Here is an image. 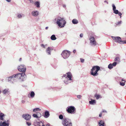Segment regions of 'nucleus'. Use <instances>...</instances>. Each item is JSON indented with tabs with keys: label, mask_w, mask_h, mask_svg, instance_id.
I'll list each match as a JSON object with an SVG mask.
<instances>
[{
	"label": "nucleus",
	"mask_w": 126,
	"mask_h": 126,
	"mask_svg": "<svg viewBox=\"0 0 126 126\" xmlns=\"http://www.w3.org/2000/svg\"><path fill=\"white\" fill-rule=\"evenodd\" d=\"M16 77L17 78L20 79L21 81H22L26 78V76L24 73H18L16 75L14 74L12 76L8 78L9 81H10L11 79H13V78Z\"/></svg>",
	"instance_id": "obj_1"
},
{
	"label": "nucleus",
	"mask_w": 126,
	"mask_h": 126,
	"mask_svg": "<svg viewBox=\"0 0 126 126\" xmlns=\"http://www.w3.org/2000/svg\"><path fill=\"white\" fill-rule=\"evenodd\" d=\"M72 74L70 72L67 73L65 74L64 75L63 78L64 79V83L66 84L70 83L71 80H72Z\"/></svg>",
	"instance_id": "obj_2"
},
{
	"label": "nucleus",
	"mask_w": 126,
	"mask_h": 126,
	"mask_svg": "<svg viewBox=\"0 0 126 126\" xmlns=\"http://www.w3.org/2000/svg\"><path fill=\"white\" fill-rule=\"evenodd\" d=\"M100 69V67L98 66H94L91 70V74L94 76H97L98 74L97 72Z\"/></svg>",
	"instance_id": "obj_3"
},
{
	"label": "nucleus",
	"mask_w": 126,
	"mask_h": 126,
	"mask_svg": "<svg viewBox=\"0 0 126 126\" xmlns=\"http://www.w3.org/2000/svg\"><path fill=\"white\" fill-rule=\"evenodd\" d=\"M57 22L60 27L62 28L64 26L66 22L64 18H60L58 19Z\"/></svg>",
	"instance_id": "obj_4"
},
{
	"label": "nucleus",
	"mask_w": 126,
	"mask_h": 126,
	"mask_svg": "<svg viewBox=\"0 0 126 126\" xmlns=\"http://www.w3.org/2000/svg\"><path fill=\"white\" fill-rule=\"evenodd\" d=\"M62 124L64 126H72L70 120L66 118H64L63 120Z\"/></svg>",
	"instance_id": "obj_5"
},
{
	"label": "nucleus",
	"mask_w": 126,
	"mask_h": 126,
	"mask_svg": "<svg viewBox=\"0 0 126 126\" xmlns=\"http://www.w3.org/2000/svg\"><path fill=\"white\" fill-rule=\"evenodd\" d=\"M70 54V52L67 50H64L62 52L61 55L64 59L68 58Z\"/></svg>",
	"instance_id": "obj_6"
},
{
	"label": "nucleus",
	"mask_w": 126,
	"mask_h": 126,
	"mask_svg": "<svg viewBox=\"0 0 126 126\" xmlns=\"http://www.w3.org/2000/svg\"><path fill=\"white\" fill-rule=\"evenodd\" d=\"M75 108L72 106H70L67 108L66 110L67 112L71 114L74 113L75 111Z\"/></svg>",
	"instance_id": "obj_7"
},
{
	"label": "nucleus",
	"mask_w": 126,
	"mask_h": 126,
	"mask_svg": "<svg viewBox=\"0 0 126 126\" xmlns=\"http://www.w3.org/2000/svg\"><path fill=\"white\" fill-rule=\"evenodd\" d=\"M111 38L112 39L115 41L118 42L120 44H121V43H122L121 38L119 37H113V36H111Z\"/></svg>",
	"instance_id": "obj_8"
},
{
	"label": "nucleus",
	"mask_w": 126,
	"mask_h": 126,
	"mask_svg": "<svg viewBox=\"0 0 126 126\" xmlns=\"http://www.w3.org/2000/svg\"><path fill=\"white\" fill-rule=\"evenodd\" d=\"M22 117L26 121H29L31 119L30 115L28 114H24L22 115Z\"/></svg>",
	"instance_id": "obj_9"
},
{
	"label": "nucleus",
	"mask_w": 126,
	"mask_h": 126,
	"mask_svg": "<svg viewBox=\"0 0 126 126\" xmlns=\"http://www.w3.org/2000/svg\"><path fill=\"white\" fill-rule=\"evenodd\" d=\"M90 43L91 45L94 46L96 44V42L94 37L93 36H91L90 38Z\"/></svg>",
	"instance_id": "obj_10"
},
{
	"label": "nucleus",
	"mask_w": 126,
	"mask_h": 126,
	"mask_svg": "<svg viewBox=\"0 0 126 126\" xmlns=\"http://www.w3.org/2000/svg\"><path fill=\"white\" fill-rule=\"evenodd\" d=\"M18 70L20 71L25 72L26 68L25 66L22 65L18 66Z\"/></svg>",
	"instance_id": "obj_11"
},
{
	"label": "nucleus",
	"mask_w": 126,
	"mask_h": 126,
	"mask_svg": "<svg viewBox=\"0 0 126 126\" xmlns=\"http://www.w3.org/2000/svg\"><path fill=\"white\" fill-rule=\"evenodd\" d=\"M117 64V63L116 62H114L112 63V64L111 63L110 64L108 65V67L110 69H111L113 68V66H115Z\"/></svg>",
	"instance_id": "obj_12"
},
{
	"label": "nucleus",
	"mask_w": 126,
	"mask_h": 126,
	"mask_svg": "<svg viewBox=\"0 0 126 126\" xmlns=\"http://www.w3.org/2000/svg\"><path fill=\"white\" fill-rule=\"evenodd\" d=\"M32 16H36L38 15V12L37 11H33L32 12Z\"/></svg>",
	"instance_id": "obj_13"
},
{
	"label": "nucleus",
	"mask_w": 126,
	"mask_h": 126,
	"mask_svg": "<svg viewBox=\"0 0 126 126\" xmlns=\"http://www.w3.org/2000/svg\"><path fill=\"white\" fill-rule=\"evenodd\" d=\"M0 126H9V124L7 123H6L5 122H3L2 123H0Z\"/></svg>",
	"instance_id": "obj_14"
},
{
	"label": "nucleus",
	"mask_w": 126,
	"mask_h": 126,
	"mask_svg": "<svg viewBox=\"0 0 126 126\" xmlns=\"http://www.w3.org/2000/svg\"><path fill=\"white\" fill-rule=\"evenodd\" d=\"M51 50L50 47H48L46 50V52L48 53V55H50L51 53Z\"/></svg>",
	"instance_id": "obj_15"
},
{
	"label": "nucleus",
	"mask_w": 126,
	"mask_h": 126,
	"mask_svg": "<svg viewBox=\"0 0 126 126\" xmlns=\"http://www.w3.org/2000/svg\"><path fill=\"white\" fill-rule=\"evenodd\" d=\"M34 5L36 6L37 8L40 7V2L38 1L34 2Z\"/></svg>",
	"instance_id": "obj_16"
},
{
	"label": "nucleus",
	"mask_w": 126,
	"mask_h": 126,
	"mask_svg": "<svg viewBox=\"0 0 126 126\" xmlns=\"http://www.w3.org/2000/svg\"><path fill=\"white\" fill-rule=\"evenodd\" d=\"M49 116V114L48 111H46L45 112L44 117L46 118L48 117Z\"/></svg>",
	"instance_id": "obj_17"
},
{
	"label": "nucleus",
	"mask_w": 126,
	"mask_h": 126,
	"mask_svg": "<svg viewBox=\"0 0 126 126\" xmlns=\"http://www.w3.org/2000/svg\"><path fill=\"white\" fill-rule=\"evenodd\" d=\"M37 114H34L33 115V116L34 117L38 118V116H41V114L39 112H37Z\"/></svg>",
	"instance_id": "obj_18"
},
{
	"label": "nucleus",
	"mask_w": 126,
	"mask_h": 126,
	"mask_svg": "<svg viewBox=\"0 0 126 126\" xmlns=\"http://www.w3.org/2000/svg\"><path fill=\"white\" fill-rule=\"evenodd\" d=\"M89 102L90 104L94 105L96 103V102L95 100L94 99H91V101H89Z\"/></svg>",
	"instance_id": "obj_19"
},
{
	"label": "nucleus",
	"mask_w": 126,
	"mask_h": 126,
	"mask_svg": "<svg viewBox=\"0 0 126 126\" xmlns=\"http://www.w3.org/2000/svg\"><path fill=\"white\" fill-rule=\"evenodd\" d=\"M78 21L76 19H73L72 20V23L74 24H76L78 23Z\"/></svg>",
	"instance_id": "obj_20"
},
{
	"label": "nucleus",
	"mask_w": 126,
	"mask_h": 126,
	"mask_svg": "<svg viewBox=\"0 0 126 126\" xmlns=\"http://www.w3.org/2000/svg\"><path fill=\"white\" fill-rule=\"evenodd\" d=\"M9 92L8 91V89H5L2 92L3 93L5 94H7Z\"/></svg>",
	"instance_id": "obj_21"
},
{
	"label": "nucleus",
	"mask_w": 126,
	"mask_h": 126,
	"mask_svg": "<svg viewBox=\"0 0 126 126\" xmlns=\"http://www.w3.org/2000/svg\"><path fill=\"white\" fill-rule=\"evenodd\" d=\"M99 126H104V123L103 121H101L99 123Z\"/></svg>",
	"instance_id": "obj_22"
},
{
	"label": "nucleus",
	"mask_w": 126,
	"mask_h": 126,
	"mask_svg": "<svg viewBox=\"0 0 126 126\" xmlns=\"http://www.w3.org/2000/svg\"><path fill=\"white\" fill-rule=\"evenodd\" d=\"M121 81L122 82H120V85L122 86H124L125 85V81L122 79H121Z\"/></svg>",
	"instance_id": "obj_23"
},
{
	"label": "nucleus",
	"mask_w": 126,
	"mask_h": 126,
	"mask_svg": "<svg viewBox=\"0 0 126 126\" xmlns=\"http://www.w3.org/2000/svg\"><path fill=\"white\" fill-rule=\"evenodd\" d=\"M35 95L34 93L33 92H32L30 94L28 95V97H29V96L30 95L32 97H33Z\"/></svg>",
	"instance_id": "obj_24"
},
{
	"label": "nucleus",
	"mask_w": 126,
	"mask_h": 126,
	"mask_svg": "<svg viewBox=\"0 0 126 126\" xmlns=\"http://www.w3.org/2000/svg\"><path fill=\"white\" fill-rule=\"evenodd\" d=\"M51 39L52 40H55L56 39V38L55 37L54 35H52L51 37Z\"/></svg>",
	"instance_id": "obj_25"
},
{
	"label": "nucleus",
	"mask_w": 126,
	"mask_h": 126,
	"mask_svg": "<svg viewBox=\"0 0 126 126\" xmlns=\"http://www.w3.org/2000/svg\"><path fill=\"white\" fill-rule=\"evenodd\" d=\"M40 110L41 109H40L39 108L34 109H33V111L34 112H35L38 111H40Z\"/></svg>",
	"instance_id": "obj_26"
},
{
	"label": "nucleus",
	"mask_w": 126,
	"mask_h": 126,
	"mask_svg": "<svg viewBox=\"0 0 126 126\" xmlns=\"http://www.w3.org/2000/svg\"><path fill=\"white\" fill-rule=\"evenodd\" d=\"M122 22L121 21H120L117 22L116 24V25H120V24H121Z\"/></svg>",
	"instance_id": "obj_27"
},
{
	"label": "nucleus",
	"mask_w": 126,
	"mask_h": 126,
	"mask_svg": "<svg viewBox=\"0 0 126 126\" xmlns=\"http://www.w3.org/2000/svg\"><path fill=\"white\" fill-rule=\"evenodd\" d=\"M95 96L96 97V99H98L99 98L100 95H99L96 94L95 95Z\"/></svg>",
	"instance_id": "obj_28"
},
{
	"label": "nucleus",
	"mask_w": 126,
	"mask_h": 126,
	"mask_svg": "<svg viewBox=\"0 0 126 126\" xmlns=\"http://www.w3.org/2000/svg\"><path fill=\"white\" fill-rule=\"evenodd\" d=\"M113 11V12L116 14H118V13H119V12L117 10H115Z\"/></svg>",
	"instance_id": "obj_29"
},
{
	"label": "nucleus",
	"mask_w": 126,
	"mask_h": 126,
	"mask_svg": "<svg viewBox=\"0 0 126 126\" xmlns=\"http://www.w3.org/2000/svg\"><path fill=\"white\" fill-rule=\"evenodd\" d=\"M112 7H113V11L116 10V7L114 4H113L112 5Z\"/></svg>",
	"instance_id": "obj_30"
},
{
	"label": "nucleus",
	"mask_w": 126,
	"mask_h": 126,
	"mask_svg": "<svg viewBox=\"0 0 126 126\" xmlns=\"http://www.w3.org/2000/svg\"><path fill=\"white\" fill-rule=\"evenodd\" d=\"M59 118L60 119H63V117L62 115H60L59 116Z\"/></svg>",
	"instance_id": "obj_31"
},
{
	"label": "nucleus",
	"mask_w": 126,
	"mask_h": 126,
	"mask_svg": "<svg viewBox=\"0 0 126 126\" xmlns=\"http://www.w3.org/2000/svg\"><path fill=\"white\" fill-rule=\"evenodd\" d=\"M47 45H44L43 44H41V46L44 48H46V47Z\"/></svg>",
	"instance_id": "obj_32"
},
{
	"label": "nucleus",
	"mask_w": 126,
	"mask_h": 126,
	"mask_svg": "<svg viewBox=\"0 0 126 126\" xmlns=\"http://www.w3.org/2000/svg\"><path fill=\"white\" fill-rule=\"evenodd\" d=\"M26 124L28 126H30L31 125V124L30 122H26Z\"/></svg>",
	"instance_id": "obj_33"
},
{
	"label": "nucleus",
	"mask_w": 126,
	"mask_h": 126,
	"mask_svg": "<svg viewBox=\"0 0 126 126\" xmlns=\"http://www.w3.org/2000/svg\"><path fill=\"white\" fill-rule=\"evenodd\" d=\"M81 96L80 95H79L77 96V97L79 99H81Z\"/></svg>",
	"instance_id": "obj_34"
},
{
	"label": "nucleus",
	"mask_w": 126,
	"mask_h": 126,
	"mask_svg": "<svg viewBox=\"0 0 126 126\" xmlns=\"http://www.w3.org/2000/svg\"><path fill=\"white\" fill-rule=\"evenodd\" d=\"M122 42L121 44H126V40L122 41Z\"/></svg>",
	"instance_id": "obj_35"
},
{
	"label": "nucleus",
	"mask_w": 126,
	"mask_h": 126,
	"mask_svg": "<svg viewBox=\"0 0 126 126\" xmlns=\"http://www.w3.org/2000/svg\"><path fill=\"white\" fill-rule=\"evenodd\" d=\"M30 1V3H34V0H29Z\"/></svg>",
	"instance_id": "obj_36"
},
{
	"label": "nucleus",
	"mask_w": 126,
	"mask_h": 126,
	"mask_svg": "<svg viewBox=\"0 0 126 126\" xmlns=\"http://www.w3.org/2000/svg\"><path fill=\"white\" fill-rule=\"evenodd\" d=\"M17 17L19 18H20L22 17V16L20 14H19L18 15Z\"/></svg>",
	"instance_id": "obj_37"
},
{
	"label": "nucleus",
	"mask_w": 126,
	"mask_h": 126,
	"mask_svg": "<svg viewBox=\"0 0 126 126\" xmlns=\"http://www.w3.org/2000/svg\"><path fill=\"white\" fill-rule=\"evenodd\" d=\"M118 14L120 16V17L121 18V15H122V14L120 12H119V13Z\"/></svg>",
	"instance_id": "obj_38"
},
{
	"label": "nucleus",
	"mask_w": 126,
	"mask_h": 126,
	"mask_svg": "<svg viewBox=\"0 0 126 126\" xmlns=\"http://www.w3.org/2000/svg\"><path fill=\"white\" fill-rule=\"evenodd\" d=\"M80 61H81V62L82 63H83L84 62V60L83 59H82L81 58L80 59Z\"/></svg>",
	"instance_id": "obj_39"
},
{
	"label": "nucleus",
	"mask_w": 126,
	"mask_h": 126,
	"mask_svg": "<svg viewBox=\"0 0 126 126\" xmlns=\"http://www.w3.org/2000/svg\"><path fill=\"white\" fill-rule=\"evenodd\" d=\"M83 36V34L82 33L80 34V37H82Z\"/></svg>",
	"instance_id": "obj_40"
},
{
	"label": "nucleus",
	"mask_w": 126,
	"mask_h": 126,
	"mask_svg": "<svg viewBox=\"0 0 126 126\" xmlns=\"http://www.w3.org/2000/svg\"><path fill=\"white\" fill-rule=\"evenodd\" d=\"M102 112L106 113L107 112L106 111V110H103V111H102Z\"/></svg>",
	"instance_id": "obj_41"
},
{
	"label": "nucleus",
	"mask_w": 126,
	"mask_h": 126,
	"mask_svg": "<svg viewBox=\"0 0 126 126\" xmlns=\"http://www.w3.org/2000/svg\"><path fill=\"white\" fill-rule=\"evenodd\" d=\"M41 123H39V124L37 125L36 126H41Z\"/></svg>",
	"instance_id": "obj_42"
},
{
	"label": "nucleus",
	"mask_w": 126,
	"mask_h": 126,
	"mask_svg": "<svg viewBox=\"0 0 126 126\" xmlns=\"http://www.w3.org/2000/svg\"><path fill=\"white\" fill-rule=\"evenodd\" d=\"M76 51L75 50H74L73 51V52L74 53H76Z\"/></svg>",
	"instance_id": "obj_43"
},
{
	"label": "nucleus",
	"mask_w": 126,
	"mask_h": 126,
	"mask_svg": "<svg viewBox=\"0 0 126 126\" xmlns=\"http://www.w3.org/2000/svg\"><path fill=\"white\" fill-rule=\"evenodd\" d=\"M8 2H10L11 1V0H6Z\"/></svg>",
	"instance_id": "obj_44"
},
{
	"label": "nucleus",
	"mask_w": 126,
	"mask_h": 126,
	"mask_svg": "<svg viewBox=\"0 0 126 126\" xmlns=\"http://www.w3.org/2000/svg\"><path fill=\"white\" fill-rule=\"evenodd\" d=\"M101 116H102V113H101L100 114H99V116L100 117H101Z\"/></svg>",
	"instance_id": "obj_45"
},
{
	"label": "nucleus",
	"mask_w": 126,
	"mask_h": 126,
	"mask_svg": "<svg viewBox=\"0 0 126 126\" xmlns=\"http://www.w3.org/2000/svg\"><path fill=\"white\" fill-rule=\"evenodd\" d=\"M22 103H24L25 102V101L24 100H23L22 101Z\"/></svg>",
	"instance_id": "obj_46"
},
{
	"label": "nucleus",
	"mask_w": 126,
	"mask_h": 126,
	"mask_svg": "<svg viewBox=\"0 0 126 126\" xmlns=\"http://www.w3.org/2000/svg\"><path fill=\"white\" fill-rule=\"evenodd\" d=\"M48 28V27H46V29H47Z\"/></svg>",
	"instance_id": "obj_47"
},
{
	"label": "nucleus",
	"mask_w": 126,
	"mask_h": 126,
	"mask_svg": "<svg viewBox=\"0 0 126 126\" xmlns=\"http://www.w3.org/2000/svg\"><path fill=\"white\" fill-rule=\"evenodd\" d=\"M118 58H117H117H116V60H117V59H118Z\"/></svg>",
	"instance_id": "obj_48"
},
{
	"label": "nucleus",
	"mask_w": 126,
	"mask_h": 126,
	"mask_svg": "<svg viewBox=\"0 0 126 126\" xmlns=\"http://www.w3.org/2000/svg\"><path fill=\"white\" fill-rule=\"evenodd\" d=\"M21 58H20V59H19V61H21Z\"/></svg>",
	"instance_id": "obj_49"
},
{
	"label": "nucleus",
	"mask_w": 126,
	"mask_h": 126,
	"mask_svg": "<svg viewBox=\"0 0 126 126\" xmlns=\"http://www.w3.org/2000/svg\"><path fill=\"white\" fill-rule=\"evenodd\" d=\"M46 126H49V125H47Z\"/></svg>",
	"instance_id": "obj_50"
},
{
	"label": "nucleus",
	"mask_w": 126,
	"mask_h": 126,
	"mask_svg": "<svg viewBox=\"0 0 126 126\" xmlns=\"http://www.w3.org/2000/svg\"><path fill=\"white\" fill-rule=\"evenodd\" d=\"M42 126H45L44 125H43Z\"/></svg>",
	"instance_id": "obj_51"
},
{
	"label": "nucleus",
	"mask_w": 126,
	"mask_h": 126,
	"mask_svg": "<svg viewBox=\"0 0 126 126\" xmlns=\"http://www.w3.org/2000/svg\"><path fill=\"white\" fill-rule=\"evenodd\" d=\"M1 93V91H0V93Z\"/></svg>",
	"instance_id": "obj_52"
}]
</instances>
